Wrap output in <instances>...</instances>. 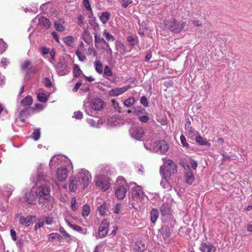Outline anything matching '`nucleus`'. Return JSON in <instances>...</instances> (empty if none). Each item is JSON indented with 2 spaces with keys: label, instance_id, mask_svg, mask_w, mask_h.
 <instances>
[{
  "label": "nucleus",
  "instance_id": "nucleus-47",
  "mask_svg": "<svg viewBox=\"0 0 252 252\" xmlns=\"http://www.w3.org/2000/svg\"><path fill=\"white\" fill-rule=\"evenodd\" d=\"M54 26L56 30L59 32H63L64 30V27L59 22H55Z\"/></svg>",
  "mask_w": 252,
  "mask_h": 252
},
{
  "label": "nucleus",
  "instance_id": "nucleus-43",
  "mask_svg": "<svg viewBox=\"0 0 252 252\" xmlns=\"http://www.w3.org/2000/svg\"><path fill=\"white\" fill-rule=\"evenodd\" d=\"M37 97L38 100L41 102H45L47 101V96L44 93H39Z\"/></svg>",
  "mask_w": 252,
  "mask_h": 252
},
{
  "label": "nucleus",
  "instance_id": "nucleus-63",
  "mask_svg": "<svg viewBox=\"0 0 252 252\" xmlns=\"http://www.w3.org/2000/svg\"><path fill=\"white\" fill-rule=\"evenodd\" d=\"M82 85V83L81 82H79L77 83L74 87L72 89V91L73 92H76L78 90L79 88L80 87V86Z\"/></svg>",
  "mask_w": 252,
  "mask_h": 252
},
{
  "label": "nucleus",
  "instance_id": "nucleus-51",
  "mask_svg": "<svg viewBox=\"0 0 252 252\" xmlns=\"http://www.w3.org/2000/svg\"><path fill=\"white\" fill-rule=\"evenodd\" d=\"M40 135V132L39 129H35L32 132V138L34 140H37L39 139Z\"/></svg>",
  "mask_w": 252,
  "mask_h": 252
},
{
  "label": "nucleus",
  "instance_id": "nucleus-23",
  "mask_svg": "<svg viewBox=\"0 0 252 252\" xmlns=\"http://www.w3.org/2000/svg\"><path fill=\"white\" fill-rule=\"evenodd\" d=\"M33 218H35V216L29 215L27 217H24L21 216L19 217V220L21 224L28 226L30 225L32 219Z\"/></svg>",
  "mask_w": 252,
  "mask_h": 252
},
{
  "label": "nucleus",
  "instance_id": "nucleus-37",
  "mask_svg": "<svg viewBox=\"0 0 252 252\" xmlns=\"http://www.w3.org/2000/svg\"><path fill=\"white\" fill-rule=\"evenodd\" d=\"M90 212V206L88 205H85L83 206L82 211V215L84 217H87Z\"/></svg>",
  "mask_w": 252,
  "mask_h": 252
},
{
  "label": "nucleus",
  "instance_id": "nucleus-29",
  "mask_svg": "<svg viewBox=\"0 0 252 252\" xmlns=\"http://www.w3.org/2000/svg\"><path fill=\"white\" fill-rule=\"evenodd\" d=\"M110 17V14L108 12H102L99 17L100 20L103 24H106Z\"/></svg>",
  "mask_w": 252,
  "mask_h": 252
},
{
  "label": "nucleus",
  "instance_id": "nucleus-21",
  "mask_svg": "<svg viewBox=\"0 0 252 252\" xmlns=\"http://www.w3.org/2000/svg\"><path fill=\"white\" fill-rule=\"evenodd\" d=\"M195 140L198 144L200 145H205L210 147L211 144L209 143L206 139L203 138L198 132L195 135Z\"/></svg>",
  "mask_w": 252,
  "mask_h": 252
},
{
  "label": "nucleus",
  "instance_id": "nucleus-40",
  "mask_svg": "<svg viewBox=\"0 0 252 252\" xmlns=\"http://www.w3.org/2000/svg\"><path fill=\"white\" fill-rule=\"evenodd\" d=\"M62 237L58 233H52L49 236V240L53 241L55 239H58L59 241L62 239Z\"/></svg>",
  "mask_w": 252,
  "mask_h": 252
},
{
  "label": "nucleus",
  "instance_id": "nucleus-30",
  "mask_svg": "<svg viewBox=\"0 0 252 252\" xmlns=\"http://www.w3.org/2000/svg\"><path fill=\"white\" fill-rule=\"evenodd\" d=\"M32 103V99L31 96H27L21 101V104L23 106H30Z\"/></svg>",
  "mask_w": 252,
  "mask_h": 252
},
{
  "label": "nucleus",
  "instance_id": "nucleus-58",
  "mask_svg": "<svg viewBox=\"0 0 252 252\" xmlns=\"http://www.w3.org/2000/svg\"><path fill=\"white\" fill-rule=\"evenodd\" d=\"M60 232L63 235V236L66 238H70V235L65 230V229L61 226L59 228Z\"/></svg>",
  "mask_w": 252,
  "mask_h": 252
},
{
  "label": "nucleus",
  "instance_id": "nucleus-45",
  "mask_svg": "<svg viewBox=\"0 0 252 252\" xmlns=\"http://www.w3.org/2000/svg\"><path fill=\"white\" fill-rule=\"evenodd\" d=\"M72 228L74 230H75L78 232H80L81 233L84 234H86L87 232V229H83L81 226L77 225H74Z\"/></svg>",
  "mask_w": 252,
  "mask_h": 252
},
{
  "label": "nucleus",
  "instance_id": "nucleus-33",
  "mask_svg": "<svg viewBox=\"0 0 252 252\" xmlns=\"http://www.w3.org/2000/svg\"><path fill=\"white\" fill-rule=\"evenodd\" d=\"M95 70L99 73L103 72V65L100 61H96L94 63Z\"/></svg>",
  "mask_w": 252,
  "mask_h": 252
},
{
  "label": "nucleus",
  "instance_id": "nucleus-9",
  "mask_svg": "<svg viewBox=\"0 0 252 252\" xmlns=\"http://www.w3.org/2000/svg\"><path fill=\"white\" fill-rule=\"evenodd\" d=\"M109 226V222L107 220H102L98 228V237L99 238H103L107 234Z\"/></svg>",
  "mask_w": 252,
  "mask_h": 252
},
{
  "label": "nucleus",
  "instance_id": "nucleus-34",
  "mask_svg": "<svg viewBox=\"0 0 252 252\" xmlns=\"http://www.w3.org/2000/svg\"><path fill=\"white\" fill-rule=\"evenodd\" d=\"M97 211H98L100 215L104 216L106 215V213L107 211L106 204L105 203H103L99 207L97 208Z\"/></svg>",
  "mask_w": 252,
  "mask_h": 252
},
{
  "label": "nucleus",
  "instance_id": "nucleus-16",
  "mask_svg": "<svg viewBox=\"0 0 252 252\" xmlns=\"http://www.w3.org/2000/svg\"><path fill=\"white\" fill-rule=\"evenodd\" d=\"M94 41L95 46L97 48L98 46L102 47V45H108V43L105 39L101 37L99 34H98L96 32L94 33Z\"/></svg>",
  "mask_w": 252,
  "mask_h": 252
},
{
  "label": "nucleus",
  "instance_id": "nucleus-38",
  "mask_svg": "<svg viewBox=\"0 0 252 252\" xmlns=\"http://www.w3.org/2000/svg\"><path fill=\"white\" fill-rule=\"evenodd\" d=\"M103 35L105 37L106 40L107 41H114V37L109 32H108L107 30H105L103 32Z\"/></svg>",
  "mask_w": 252,
  "mask_h": 252
},
{
  "label": "nucleus",
  "instance_id": "nucleus-18",
  "mask_svg": "<svg viewBox=\"0 0 252 252\" xmlns=\"http://www.w3.org/2000/svg\"><path fill=\"white\" fill-rule=\"evenodd\" d=\"M160 211L162 216L170 215L171 213L170 204L163 203L160 207Z\"/></svg>",
  "mask_w": 252,
  "mask_h": 252
},
{
  "label": "nucleus",
  "instance_id": "nucleus-62",
  "mask_svg": "<svg viewBox=\"0 0 252 252\" xmlns=\"http://www.w3.org/2000/svg\"><path fill=\"white\" fill-rule=\"evenodd\" d=\"M122 207V205L121 204H117L115 207L114 212L115 214H119L120 209Z\"/></svg>",
  "mask_w": 252,
  "mask_h": 252
},
{
  "label": "nucleus",
  "instance_id": "nucleus-19",
  "mask_svg": "<svg viewBox=\"0 0 252 252\" xmlns=\"http://www.w3.org/2000/svg\"><path fill=\"white\" fill-rule=\"evenodd\" d=\"M35 19L38 20V24L44 27L46 29L50 28L51 25V22L50 21L44 17H36Z\"/></svg>",
  "mask_w": 252,
  "mask_h": 252
},
{
  "label": "nucleus",
  "instance_id": "nucleus-31",
  "mask_svg": "<svg viewBox=\"0 0 252 252\" xmlns=\"http://www.w3.org/2000/svg\"><path fill=\"white\" fill-rule=\"evenodd\" d=\"M83 4L86 10L90 12L88 17L89 18H91L92 16H93V13L89 1L88 0H83Z\"/></svg>",
  "mask_w": 252,
  "mask_h": 252
},
{
  "label": "nucleus",
  "instance_id": "nucleus-57",
  "mask_svg": "<svg viewBox=\"0 0 252 252\" xmlns=\"http://www.w3.org/2000/svg\"><path fill=\"white\" fill-rule=\"evenodd\" d=\"M54 220L53 217L50 216H47L45 218V222L46 224L51 225L53 223Z\"/></svg>",
  "mask_w": 252,
  "mask_h": 252
},
{
  "label": "nucleus",
  "instance_id": "nucleus-24",
  "mask_svg": "<svg viewBox=\"0 0 252 252\" xmlns=\"http://www.w3.org/2000/svg\"><path fill=\"white\" fill-rule=\"evenodd\" d=\"M185 130L187 134L191 137L195 136L197 132L193 130L191 126V122L189 121H188L185 125Z\"/></svg>",
  "mask_w": 252,
  "mask_h": 252
},
{
  "label": "nucleus",
  "instance_id": "nucleus-20",
  "mask_svg": "<svg viewBox=\"0 0 252 252\" xmlns=\"http://www.w3.org/2000/svg\"><path fill=\"white\" fill-rule=\"evenodd\" d=\"M34 109L32 107L25 108L22 110L20 113L19 118L23 122L25 121V117L29 115L31 112H33Z\"/></svg>",
  "mask_w": 252,
  "mask_h": 252
},
{
  "label": "nucleus",
  "instance_id": "nucleus-8",
  "mask_svg": "<svg viewBox=\"0 0 252 252\" xmlns=\"http://www.w3.org/2000/svg\"><path fill=\"white\" fill-rule=\"evenodd\" d=\"M39 204L41 205V207L43 209L47 208L51 209L53 205V198L50 195L45 197H39Z\"/></svg>",
  "mask_w": 252,
  "mask_h": 252
},
{
  "label": "nucleus",
  "instance_id": "nucleus-55",
  "mask_svg": "<svg viewBox=\"0 0 252 252\" xmlns=\"http://www.w3.org/2000/svg\"><path fill=\"white\" fill-rule=\"evenodd\" d=\"M140 103L145 107H147L149 104L147 98L145 96L141 97Z\"/></svg>",
  "mask_w": 252,
  "mask_h": 252
},
{
  "label": "nucleus",
  "instance_id": "nucleus-50",
  "mask_svg": "<svg viewBox=\"0 0 252 252\" xmlns=\"http://www.w3.org/2000/svg\"><path fill=\"white\" fill-rule=\"evenodd\" d=\"M76 202V200L75 197H72L71 200V208L73 211H76L78 207Z\"/></svg>",
  "mask_w": 252,
  "mask_h": 252
},
{
  "label": "nucleus",
  "instance_id": "nucleus-39",
  "mask_svg": "<svg viewBox=\"0 0 252 252\" xmlns=\"http://www.w3.org/2000/svg\"><path fill=\"white\" fill-rule=\"evenodd\" d=\"M135 102V100L133 97H129L127 99H126L124 103V104L125 106L129 107L132 105Z\"/></svg>",
  "mask_w": 252,
  "mask_h": 252
},
{
  "label": "nucleus",
  "instance_id": "nucleus-17",
  "mask_svg": "<svg viewBox=\"0 0 252 252\" xmlns=\"http://www.w3.org/2000/svg\"><path fill=\"white\" fill-rule=\"evenodd\" d=\"M50 192V188L47 186H41L39 187L37 190V193L39 197H45L47 196H50L49 193Z\"/></svg>",
  "mask_w": 252,
  "mask_h": 252
},
{
  "label": "nucleus",
  "instance_id": "nucleus-6",
  "mask_svg": "<svg viewBox=\"0 0 252 252\" xmlns=\"http://www.w3.org/2000/svg\"><path fill=\"white\" fill-rule=\"evenodd\" d=\"M169 149L168 145L164 140L157 141L153 144L152 151L154 152L163 154L167 151Z\"/></svg>",
  "mask_w": 252,
  "mask_h": 252
},
{
  "label": "nucleus",
  "instance_id": "nucleus-61",
  "mask_svg": "<svg viewBox=\"0 0 252 252\" xmlns=\"http://www.w3.org/2000/svg\"><path fill=\"white\" fill-rule=\"evenodd\" d=\"M44 84L47 87H50L52 86L51 81L48 78H45Z\"/></svg>",
  "mask_w": 252,
  "mask_h": 252
},
{
  "label": "nucleus",
  "instance_id": "nucleus-60",
  "mask_svg": "<svg viewBox=\"0 0 252 252\" xmlns=\"http://www.w3.org/2000/svg\"><path fill=\"white\" fill-rule=\"evenodd\" d=\"M10 233L12 239L15 241L17 240L16 233L14 229H10Z\"/></svg>",
  "mask_w": 252,
  "mask_h": 252
},
{
  "label": "nucleus",
  "instance_id": "nucleus-35",
  "mask_svg": "<svg viewBox=\"0 0 252 252\" xmlns=\"http://www.w3.org/2000/svg\"><path fill=\"white\" fill-rule=\"evenodd\" d=\"M73 71L74 76L76 77H79L82 74V70L79 68V66L77 64H75L74 65Z\"/></svg>",
  "mask_w": 252,
  "mask_h": 252
},
{
  "label": "nucleus",
  "instance_id": "nucleus-59",
  "mask_svg": "<svg viewBox=\"0 0 252 252\" xmlns=\"http://www.w3.org/2000/svg\"><path fill=\"white\" fill-rule=\"evenodd\" d=\"M74 116L77 119H81L82 118L83 114L81 111H77L74 113Z\"/></svg>",
  "mask_w": 252,
  "mask_h": 252
},
{
  "label": "nucleus",
  "instance_id": "nucleus-22",
  "mask_svg": "<svg viewBox=\"0 0 252 252\" xmlns=\"http://www.w3.org/2000/svg\"><path fill=\"white\" fill-rule=\"evenodd\" d=\"M46 175L43 173L36 174V175H33L31 178V181L32 183L36 184L39 181H46Z\"/></svg>",
  "mask_w": 252,
  "mask_h": 252
},
{
  "label": "nucleus",
  "instance_id": "nucleus-26",
  "mask_svg": "<svg viewBox=\"0 0 252 252\" xmlns=\"http://www.w3.org/2000/svg\"><path fill=\"white\" fill-rule=\"evenodd\" d=\"M133 113L138 118L143 114H147L146 110L141 107H135L133 110Z\"/></svg>",
  "mask_w": 252,
  "mask_h": 252
},
{
  "label": "nucleus",
  "instance_id": "nucleus-10",
  "mask_svg": "<svg viewBox=\"0 0 252 252\" xmlns=\"http://www.w3.org/2000/svg\"><path fill=\"white\" fill-rule=\"evenodd\" d=\"M21 69L26 71L27 74L35 73L37 72V69L33 66L31 61L27 60L24 61L21 65Z\"/></svg>",
  "mask_w": 252,
  "mask_h": 252
},
{
  "label": "nucleus",
  "instance_id": "nucleus-44",
  "mask_svg": "<svg viewBox=\"0 0 252 252\" xmlns=\"http://www.w3.org/2000/svg\"><path fill=\"white\" fill-rule=\"evenodd\" d=\"M186 182L189 185H191L194 182V178L191 173H188L186 175Z\"/></svg>",
  "mask_w": 252,
  "mask_h": 252
},
{
  "label": "nucleus",
  "instance_id": "nucleus-5",
  "mask_svg": "<svg viewBox=\"0 0 252 252\" xmlns=\"http://www.w3.org/2000/svg\"><path fill=\"white\" fill-rule=\"evenodd\" d=\"M118 182L122 181V185L117 187L115 190V194L118 199H122L126 196V193L127 191V187H128L125 179L123 177H119L118 178Z\"/></svg>",
  "mask_w": 252,
  "mask_h": 252
},
{
  "label": "nucleus",
  "instance_id": "nucleus-48",
  "mask_svg": "<svg viewBox=\"0 0 252 252\" xmlns=\"http://www.w3.org/2000/svg\"><path fill=\"white\" fill-rule=\"evenodd\" d=\"M75 54H76V56H77V57L78 58L79 61H80L81 62H83L86 60V56L83 53H82L81 52H80L79 51L77 50L75 52Z\"/></svg>",
  "mask_w": 252,
  "mask_h": 252
},
{
  "label": "nucleus",
  "instance_id": "nucleus-27",
  "mask_svg": "<svg viewBox=\"0 0 252 252\" xmlns=\"http://www.w3.org/2000/svg\"><path fill=\"white\" fill-rule=\"evenodd\" d=\"M80 187V185L77 179H75L72 181L69 186V189L71 191H75L77 188Z\"/></svg>",
  "mask_w": 252,
  "mask_h": 252
},
{
  "label": "nucleus",
  "instance_id": "nucleus-2",
  "mask_svg": "<svg viewBox=\"0 0 252 252\" xmlns=\"http://www.w3.org/2000/svg\"><path fill=\"white\" fill-rule=\"evenodd\" d=\"M177 171V165L171 159L165 160L160 168V172L163 174L165 182L169 185L171 184L170 176L176 173Z\"/></svg>",
  "mask_w": 252,
  "mask_h": 252
},
{
  "label": "nucleus",
  "instance_id": "nucleus-14",
  "mask_svg": "<svg viewBox=\"0 0 252 252\" xmlns=\"http://www.w3.org/2000/svg\"><path fill=\"white\" fill-rule=\"evenodd\" d=\"M199 250L202 252H215L216 248L211 243L203 242L201 244Z\"/></svg>",
  "mask_w": 252,
  "mask_h": 252
},
{
  "label": "nucleus",
  "instance_id": "nucleus-28",
  "mask_svg": "<svg viewBox=\"0 0 252 252\" xmlns=\"http://www.w3.org/2000/svg\"><path fill=\"white\" fill-rule=\"evenodd\" d=\"M63 41L65 44L68 46L73 47L74 46V38L71 35L64 37Z\"/></svg>",
  "mask_w": 252,
  "mask_h": 252
},
{
  "label": "nucleus",
  "instance_id": "nucleus-15",
  "mask_svg": "<svg viewBox=\"0 0 252 252\" xmlns=\"http://www.w3.org/2000/svg\"><path fill=\"white\" fill-rule=\"evenodd\" d=\"M67 65V61L63 58H60L57 65V69L58 72H68L66 70Z\"/></svg>",
  "mask_w": 252,
  "mask_h": 252
},
{
  "label": "nucleus",
  "instance_id": "nucleus-42",
  "mask_svg": "<svg viewBox=\"0 0 252 252\" xmlns=\"http://www.w3.org/2000/svg\"><path fill=\"white\" fill-rule=\"evenodd\" d=\"M116 48L118 50L123 53H124L126 51V46L120 42L116 43Z\"/></svg>",
  "mask_w": 252,
  "mask_h": 252
},
{
  "label": "nucleus",
  "instance_id": "nucleus-64",
  "mask_svg": "<svg viewBox=\"0 0 252 252\" xmlns=\"http://www.w3.org/2000/svg\"><path fill=\"white\" fill-rule=\"evenodd\" d=\"M190 165L193 169L195 170L197 167V163L194 160H191Z\"/></svg>",
  "mask_w": 252,
  "mask_h": 252
},
{
  "label": "nucleus",
  "instance_id": "nucleus-54",
  "mask_svg": "<svg viewBox=\"0 0 252 252\" xmlns=\"http://www.w3.org/2000/svg\"><path fill=\"white\" fill-rule=\"evenodd\" d=\"M132 0H122L121 1L122 6L125 8L127 7L130 4L132 3Z\"/></svg>",
  "mask_w": 252,
  "mask_h": 252
},
{
  "label": "nucleus",
  "instance_id": "nucleus-41",
  "mask_svg": "<svg viewBox=\"0 0 252 252\" xmlns=\"http://www.w3.org/2000/svg\"><path fill=\"white\" fill-rule=\"evenodd\" d=\"M162 235L163 236V238L164 240H166L170 236V230L168 227H165L162 229Z\"/></svg>",
  "mask_w": 252,
  "mask_h": 252
},
{
  "label": "nucleus",
  "instance_id": "nucleus-56",
  "mask_svg": "<svg viewBox=\"0 0 252 252\" xmlns=\"http://www.w3.org/2000/svg\"><path fill=\"white\" fill-rule=\"evenodd\" d=\"M139 119L142 123H146L149 121V118L147 114H143L139 117Z\"/></svg>",
  "mask_w": 252,
  "mask_h": 252
},
{
  "label": "nucleus",
  "instance_id": "nucleus-46",
  "mask_svg": "<svg viewBox=\"0 0 252 252\" xmlns=\"http://www.w3.org/2000/svg\"><path fill=\"white\" fill-rule=\"evenodd\" d=\"M127 41L130 43L132 47H134L137 42V39L132 36H128L127 37Z\"/></svg>",
  "mask_w": 252,
  "mask_h": 252
},
{
  "label": "nucleus",
  "instance_id": "nucleus-32",
  "mask_svg": "<svg viewBox=\"0 0 252 252\" xmlns=\"http://www.w3.org/2000/svg\"><path fill=\"white\" fill-rule=\"evenodd\" d=\"M158 217V212L156 209H153L151 212V220L155 223Z\"/></svg>",
  "mask_w": 252,
  "mask_h": 252
},
{
  "label": "nucleus",
  "instance_id": "nucleus-3",
  "mask_svg": "<svg viewBox=\"0 0 252 252\" xmlns=\"http://www.w3.org/2000/svg\"><path fill=\"white\" fill-rule=\"evenodd\" d=\"M164 24L166 28L176 33H180L185 26L184 22L178 21L174 18L165 21Z\"/></svg>",
  "mask_w": 252,
  "mask_h": 252
},
{
  "label": "nucleus",
  "instance_id": "nucleus-53",
  "mask_svg": "<svg viewBox=\"0 0 252 252\" xmlns=\"http://www.w3.org/2000/svg\"><path fill=\"white\" fill-rule=\"evenodd\" d=\"M180 140L183 147L186 148L189 147V144L187 143L186 137L184 135L181 136Z\"/></svg>",
  "mask_w": 252,
  "mask_h": 252
},
{
  "label": "nucleus",
  "instance_id": "nucleus-1",
  "mask_svg": "<svg viewBox=\"0 0 252 252\" xmlns=\"http://www.w3.org/2000/svg\"><path fill=\"white\" fill-rule=\"evenodd\" d=\"M104 104V101L100 98H94L90 102L88 100H85L84 102V109L87 115L94 116V111L101 110Z\"/></svg>",
  "mask_w": 252,
  "mask_h": 252
},
{
  "label": "nucleus",
  "instance_id": "nucleus-7",
  "mask_svg": "<svg viewBox=\"0 0 252 252\" xmlns=\"http://www.w3.org/2000/svg\"><path fill=\"white\" fill-rule=\"evenodd\" d=\"M128 187L132 189V197L134 199L137 200L144 196V192L142 190V188L137 186L136 183H130Z\"/></svg>",
  "mask_w": 252,
  "mask_h": 252
},
{
  "label": "nucleus",
  "instance_id": "nucleus-49",
  "mask_svg": "<svg viewBox=\"0 0 252 252\" xmlns=\"http://www.w3.org/2000/svg\"><path fill=\"white\" fill-rule=\"evenodd\" d=\"M104 74L105 76H112L113 72L110 67L106 65L104 69Z\"/></svg>",
  "mask_w": 252,
  "mask_h": 252
},
{
  "label": "nucleus",
  "instance_id": "nucleus-13",
  "mask_svg": "<svg viewBox=\"0 0 252 252\" xmlns=\"http://www.w3.org/2000/svg\"><path fill=\"white\" fill-rule=\"evenodd\" d=\"M68 172L65 167L62 166L58 168L57 171V179L61 182L64 181L67 177Z\"/></svg>",
  "mask_w": 252,
  "mask_h": 252
},
{
  "label": "nucleus",
  "instance_id": "nucleus-11",
  "mask_svg": "<svg viewBox=\"0 0 252 252\" xmlns=\"http://www.w3.org/2000/svg\"><path fill=\"white\" fill-rule=\"evenodd\" d=\"M131 88L130 85L125 86L121 88H116L108 92V95L111 97L118 96L127 91Z\"/></svg>",
  "mask_w": 252,
  "mask_h": 252
},
{
  "label": "nucleus",
  "instance_id": "nucleus-36",
  "mask_svg": "<svg viewBox=\"0 0 252 252\" xmlns=\"http://www.w3.org/2000/svg\"><path fill=\"white\" fill-rule=\"evenodd\" d=\"M85 17L82 14H80L77 18L76 23L81 28L84 26Z\"/></svg>",
  "mask_w": 252,
  "mask_h": 252
},
{
  "label": "nucleus",
  "instance_id": "nucleus-52",
  "mask_svg": "<svg viewBox=\"0 0 252 252\" xmlns=\"http://www.w3.org/2000/svg\"><path fill=\"white\" fill-rule=\"evenodd\" d=\"M112 102L113 106L114 108L115 109V110L118 111L119 112H121V108L119 103L114 99H113L112 100Z\"/></svg>",
  "mask_w": 252,
  "mask_h": 252
},
{
  "label": "nucleus",
  "instance_id": "nucleus-4",
  "mask_svg": "<svg viewBox=\"0 0 252 252\" xmlns=\"http://www.w3.org/2000/svg\"><path fill=\"white\" fill-rule=\"evenodd\" d=\"M78 181L80 187L84 189L86 188L92 179L90 173L86 169H82L78 175Z\"/></svg>",
  "mask_w": 252,
  "mask_h": 252
},
{
  "label": "nucleus",
  "instance_id": "nucleus-25",
  "mask_svg": "<svg viewBox=\"0 0 252 252\" xmlns=\"http://www.w3.org/2000/svg\"><path fill=\"white\" fill-rule=\"evenodd\" d=\"M25 199L26 201L28 202L30 205H34L35 204V201L36 198L35 197V195L33 194H31L29 193H26L25 194Z\"/></svg>",
  "mask_w": 252,
  "mask_h": 252
},
{
  "label": "nucleus",
  "instance_id": "nucleus-12",
  "mask_svg": "<svg viewBox=\"0 0 252 252\" xmlns=\"http://www.w3.org/2000/svg\"><path fill=\"white\" fill-rule=\"evenodd\" d=\"M129 133L131 137L139 140L144 134V131L142 127H133L130 129Z\"/></svg>",
  "mask_w": 252,
  "mask_h": 252
}]
</instances>
